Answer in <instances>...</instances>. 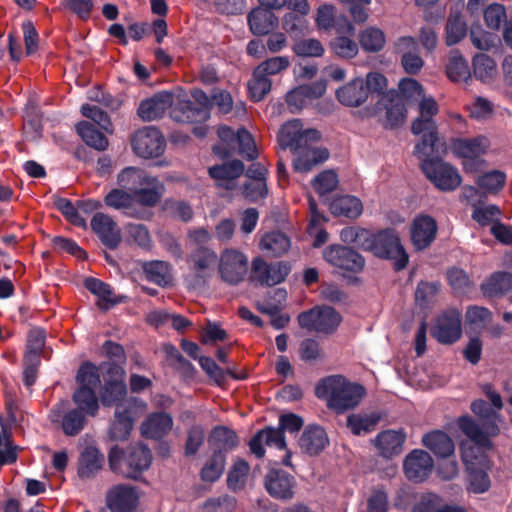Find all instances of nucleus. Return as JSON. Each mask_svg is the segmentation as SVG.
Masks as SVG:
<instances>
[{"mask_svg":"<svg viewBox=\"0 0 512 512\" xmlns=\"http://www.w3.org/2000/svg\"><path fill=\"white\" fill-rule=\"evenodd\" d=\"M382 108L386 110L385 127L394 129L404 124L407 117V108L395 90H390L388 95L378 100L376 109L381 110Z\"/></svg>","mask_w":512,"mask_h":512,"instance_id":"obj_22","label":"nucleus"},{"mask_svg":"<svg viewBox=\"0 0 512 512\" xmlns=\"http://www.w3.org/2000/svg\"><path fill=\"white\" fill-rule=\"evenodd\" d=\"M381 420L377 412L352 413L347 416L346 426L355 436L366 435L373 432Z\"/></svg>","mask_w":512,"mask_h":512,"instance_id":"obj_39","label":"nucleus"},{"mask_svg":"<svg viewBox=\"0 0 512 512\" xmlns=\"http://www.w3.org/2000/svg\"><path fill=\"white\" fill-rule=\"evenodd\" d=\"M290 246L289 237L281 231L268 232L263 235L260 241V248L275 257L286 253Z\"/></svg>","mask_w":512,"mask_h":512,"instance_id":"obj_46","label":"nucleus"},{"mask_svg":"<svg viewBox=\"0 0 512 512\" xmlns=\"http://www.w3.org/2000/svg\"><path fill=\"white\" fill-rule=\"evenodd\" d=\"M247 22L251 33L255 36L268 35L279 24L274 12L262 7L252 9L247 16Z\"/></svg>","mask_w":512,"mask_h":512,"instance_id":"obj_29","label":"nucleus"},{"mask_svg":"<svg viewBox=\"0 0 512 512\" xmlns=\"http://www.w3.org/2000/svg\"><path fill=\"white\" fill-rule=\"evenodd\" d=\"M450 147L455 156L471 158L485 154L489 147V140L482 135L472 138H455L452 139Z\"/></svg>","mask_w":512,"mask_h":512,"instance_id":"obj_30","label":"nucleus"},{"mask_svg":"<svg viewBox=\"0 0 512 512\" xmlns=\"http://www.w3.org/2000/svg\"><path fill=\"white\" fill-rule=\"evenodd\" d=\"M437 223L429 215L417 216L411 224V241L416 250L428 248L437 235Z\"/></svg>","mask_w":512,"mask_h":512,"instance_id":"obj_21","label":"nucleus"},{"mask_svg":"<svg viewBox=\"0 0 512 512\" xmlns=\"http://www.w3.org/2000/svg\"><path fill=\"white\" fill-rule=\"evenodd\" d=\"M364 86V79L355 78L336 90V98L347 107H358L368 99Z\"/></svg>","mask_w":512,"mask_h":512,"instance_id":"obj_32","label":"nucleus"},{"mask_svg":"<svg viewBox=\"0 0 512 512\" xmlns=\"http://www.w3.org/2000/svg\"><path fill=\"white\" fill-rule=\"evenodd\" d=\"M142 269L149 281L159 286L167 284L168 265L164 261L153 260L145 262Z\"/></svg>","mask_w":512,"mask_h":512,"instance_id":"obj_57","label":"nucleus"},{"mask_svg":"<svg viewBox=\"0 0 512 512\" xmlns=\"http://www.w3.org/2000/svg\"><path fill=\"white\" fill-rule=\"evenodd\" d=\"M172 103L173 94L171 92L159 91L140 102L137 115L141 120L147 122L160 119L172 106Z\"/></svg>","mask_w":512,"mask_h":512,"instance_id":"obj_20","label":"nucleus"},{"mask_svg":"<svg viewBox=\"0 0 512 512\" xmlns=\"http://www.w3.org/2000/svg\"><path fill=\"white\" fill-rule=\"evenodd\" d=\"M419 116L411 123V132L421 135V140L415 145V153H426L435 150L439 142V131L436 121L433 119L439 112V106L433 97L423 95L419 101Z\"/></svg>","mask_w":512,"mask_h":512,"instance_id":"obj_5","label":"nucleus"},{"mask_svg":"<svg viewBox=\"0 0 512 512\" xmlns=\"http://www.w3.org/2000/svg\"><path fill=\"white\" fill-rule=\"evenodd\" d=\"M74 408L79 409L88 417H95L99 412V401L95 390L84 386H78L71 397Z\"/></svg>","mask_w":512,"mask_h":512,"instance_id":"obj_38","label":"nucleus"},{"mask_svg":"<svg viewBox=\"0 0 512 512\" xmlns=\"http://www.w3.org/2000/svg\"><path fill=\"white\" fill-rule=\"evenodd\" d=\"M471 411L481 419L483 429L490 435L497 436L500 433L499 414L488 402L483 399L474 400L471 403Z\"/></svg>","mask_w":512,"mask_h":512,"instance_id":"obj_42","label":"nucleus"},{"mask_svg":"<svg viewBox=\"0 0 512 512\" xmlns=\"http://www.w3.org/2000/svg\"><path fill=\"white\" fill-rule=\"evenodd\" d=\"M90 227L100 242L109 250H115L122 241L121 230L111 216L102 212H96Z\"/></svg>","mask_w":512,"mask_h":512,"instance_id":"obj_15","label":"nucleus"},{"mask_svg":"<svg viewBox=\"0 0 512 512\" xmlns=\"http://www.w3.org/2000/svg\"><path fill=\"white\" fill-rule=\"evenodd\" d=\"M248 271L247 257L233 249H227L222 255L219 264L221 279L229 285H238L242 282Z\"/></svg>","mask_w":512,"mask_h":512,"instance_id":"obj_14","label":"nucleus"},{"mask_svg":"<svg viewBox=\"0 0 512 512\" xmlns=\"http://www.w3.org/2000/svg\"><path fill=\"white\" fill-rule=\"evenodd\" d=\"M104 456L94 446L82 451L78 461L77 474L81 479H90L102 468Z\"/></svg>","mask_w":512,"mask_h":512,"instance_id":"obj_34","label":"nucleus"},{"mask_svg":"<svg viewBox=\"0 0 512 512\" xmlns=\"http://www.w3.org/2000/svg\"><path fill=\"white\" fill-rule=\"evenodd\" d=\"M104 383L100 389V402L104 407H123L127 397L125 370L117 363L101 365Z\"/></svg>","mask_w":512,"mask_h":512,"instance_id":"obj_6","label":"nucleus"},{"mask_svg":"<svg viewBox=\"0 0 512 512\" xmlns=\"http://www.w3.org/2000/svg\"><path fill=\"white\" fill-rule=\"evenodd\" d=\"M131 146L137 156L150 159L157 158L164 153L166 141L159 129L145 127L132 136Z\"/></svg>","mask_w":512,"mask_h":512,"instance_id":"obj_10","label":"nucleus"},{"mask_svg":"<svg viewBox=\"0 0 512 512\" xmlns=\"http://www.w3.org/2000/svg\"><path fill=\"white\" fill-rule=\"evenodd\" d=\"M132 400L115 409L114 420L109 427V436L115 441L128 439L134 426L135 407Z\"/></svg>","mask_w":512,"mask_h":512,"instance_id":"obj_23","label":"nucleus"},{"mask_svg":"<svg viewBox=\"0 0 512 512\" xmlns=\"http://www.w3.org/2000/svg\"><path fill=\"white\" fill-rule=\"evenodd\" d=\"M439 146L445 150V144L438 142L434 151L428 149L426 153L414 154L421 160L422 172L437 189L444 192L454 191L460 186L462 177L453 165L438 155L433 156L439 152Z\"/></svg>","mask_w":512,"mask_h":512,"instance_id":"obj_4","label":"nucleus"},{"mask_svg":"<svg viewBox=\"0 0 512 512\" xmlns=\"http://www.w3.org/2000/svg\"><path fill=\"white\" fill-rule=\"evenodd\" d=\"M423 445L440 458H446L453 454L455 446L449 435L441 430L426 433L422 438Z\"/></svg>","mask_w":512,"mask_h":512,"instance_id":"obj_36","label":"nucleus"},{"mask_svg":"<svg viewBox=\"0 0 512 512\" xmlns=\"http://www.w3.org/2000/svg\"><path fill=\"white\" fill-rule=\"evenodd\" d=\"M304 424L301 416L295 413H285L279 417V425L277 428L267 426L259 431L248 442L249 449L256 458H263L266 450L264 444L267 446H274L279 450H286L285 432L290 433L298 432Z\"/></svg>","mask_w":512,"mask_h":512,"instance_id":"obj_3","label":"nucleus"},{"mask_svg":"<svg viewBox=\"0 0 512 512\" xmlns=\"http://www.w3.org/2000/svg\"><path fill=\"white\" fill-rule=\"evenodd\" d=\"M512 290V273L497 271L481 284V291L486 297L502 296Z\"/></svg>","mask_w":512,"mask_h":512,"instance_id":"obj_41","label":"nucleus"},{"mask_svg":"<svg viewBox=\"0 0 512 512\" xmlns=\"http://www.w3.org/2000/svg\"><path fill=\"white\" fill-rule=\"evenodd\" d=\"M171 117L179 123H202L210 118V113L191 100H182L172 109Z\"/></svg>","mask_w":512,"mask_h":512,"instance_id":"obj_33","label":"nucleus"},{"mask_svg":"<svg viewBox=\"0 0 512 512\" xmlns=\"http://www.w3.org/2000/svg\"><path fill=\"white\" fill-rule=\"evenodd\" d=\"M117 182L121 188L133 194L141 186L150 185L151 177L142 169L126 167L119 173Z\"/></svg>","mask_w":512,"mask_h":512,"instance_id":"obj_45","label":"nucleus"},{"mask_svg":"<svg viewBox=\"0 0 512 512\" xmlns=\"http://www.w3.org/2000/svg\"><path fill=\"white\" fill-rule=\"evenodd\" d=\"M205 440V430L201 425H192L187 431V437L184 445V455L186 457L195 456Z\"/></svg>","mask_w":512,"mask_h":512,"instance_id":"obj_58","label":"nucleus"},{"mask_svg":"<svg viewBox=\"0 0 512 512\" xmlns=\"http://www.w3.org/2000/svg\"><path fill=\"white\" fill-rule=\"evenodd\" d=\"M337 185L338 176L333 170H324L312 180V186L319 195L331 193Z\"/></svg>","mask_w":512,"mask_h":512,"instance_id":"obj_61","label":"nucleus"},{"mask_svg":"<svg viewBox=\"0 0 512 512\" xmlns=\"http://www.w3.org/2000/svg\"><path fill=\"white\" fill-rule=\"evenodd\" d=\"M218 256L216 252L206 246H196L188 258V263L194 272L195 283L205 284L210 277V270L216 265Z\"/></svg>","mask_w":512,"mask_h":512,"instance_id":"obj_19","label":"nucleus"},{"mask_svg":"<svg viewBox=\"0 0 512 512\" xmlns=\"http://www.w3.org/2000/svg\"><path fill=\"white\" fill-rule=\"evenodd\" d=\"M245 166L240 160H232L221 165H215L209 168L208 172L211 178L217 181V185L225 189H231L234 180L241 176Z\"/></svg>","mask_w":512,"mask_h":512,"instance_id":"obj_31","label":"nucleus"},{"mask_svg":"<svg viewBox=\"0 0 512 512\" xmlns=\"http://www.w3.org/2000/svg\"><path fill=\"white\" fill-rule=\"evenodd\" d=\"M225 465L226 455L223 451L214 450L200 471L201 480L209 483L216 482L222 476Z\"/></svg>","mask_w":512,"mask_h":512,"instance_id":"obj_49","label":"nucleus"},{"mask_svg":"<svg viewBox=\"0 0 512 512\" xmlns=\"http://www.w3.org/2000/svg\"><path fill=\"white\" fill-rule=\"evenodd\" d=\"M88 416L71 406L68 400H60L50 410L49 419L68 437L79 435L88 424Z\"/></svg>","mask_w":512,"mask_h":512,"instance_id":"obj_9","label":"nucleus"},{"mask_svg":"<svg viewBox=\"0 0 512 512\" xmlns=\"http://www.w3.org/2000/svg\"><path fill=\"white\" fill-rule=\"evenodd\" d=\"M330 212L334 216L357 219L363 212L361 200L352 195L336 196L330 203Z\"/></svg>","mask_w":512,"mask_h":512,"instance_id":"obj_37","label":"nucleus"},{"mask_svg":"<svg viewBox=\"0 0 512 512\" xmlns=\"http://www.w3.org/2000/svg\"><path fill=\"white\" fill-rule=\"evenodd\" d=\"M297 320L302 329L331 335L341 324L342 316L335 308L322 305L299 313Z\"/></svg>","mask_w":512,"mask_h":512,"instance_id":"obj_8","label":"nucleus"},{"mask_svg":"<svg viewBox=\"0 0 512 512\" xmlns=\"http://www.w3.org/2000/svg\"><path fill=\"white\" fill-rule=\"evenodd\" d=\"M84 287L91 294L98 297L97 307L101 311H108L110 308L124 302L125 296H116L112 287L98 278H85Z\"/></svg>","mask_w":512,"mask_h":512,"instance_id":"obj_26","label":"nucleus"},{"mask_svg":"<svg viewBox=\"0 0 512 512\" xmlns=\"http://www.w3.org/2000/svg\"><path fill=\"white\" fill-rule=\"evenodd\" d=\"M461 320V313L458 310H447L436 318L430 328V334L441 344H454L462 335Z\"/></svg>","mask_w":512,"mask_h":512,"instance_id":"obj_12","label":"nucleus"},{"mask_svg":"<svg viewBox=\"0 0 512 512\" xmlns=\"http://www.w3.org/2000/svg\"><path fill=\"white\" fill-rule=\"evenodd\" d=\"M405 440L406 434L402 431L385 430L378 433L373 443L382 457L391 459L402 452Z\"/></svg>","mask_w":512,"mask_h":512,"instance_id":"obj_28","label":"nucleus"},{"mask_svg":"<svg viewBox=\"0 0 512 512\" xmlns=\"http://www.w3.org/2000/svg\"><path fill=\"white\" fill-rule=\"evenodd\" d=\"M163 185L155 178L151 177V184L141 186L133 195V203H137L145 207H154L158 204L162 197Z\"/></svg>","mask_w":512,"mask_h":512,"instance_id":"obj_47","label":"nucleus"},{"mask_svg":"<svg viewBox=\"0 0 512 512\" xmlns=\"http://www.w3.org/2000/svg\"><path fill=\"white\" fill-rule=\"evenodd\" d=\"M298 444L303 453L317 456L329 445V438L323 427L308 425L303 430Z\"/></svg>","mask_w":512,"mask_h":512,"instance_id":"obj_25","label":"nucleus"},{"mask_svg":"<svg viewBox=\"0 0 512 512\" xmlns=\"http://www.w3.org/2000/svg\"><path fill=\"white\" fill-rule=\"evenodd\" d=\"M371 253L380 259L394 260L396 271L404 269L409 261L408 254L394 228H385L375 232Z\"/></svg>","mask_w":512,"mask_h":512,"instance_id":"obj_7","label":"nucleus"},{"mask_svg":"<svg viewBox=\"0 0 512 512\" xmlns=\"http://www.w3.org/2000/svg\"><path fill=\"white\" fill-rule=\"evenodd\" d=\"M208 441L211 446L215 447L214 450L223 451L225 455L228 451H232L239 445L237 433L223 425H217L211 429Z\"/></svg>","mask_w":512,"mask_h":512,"instance_id":"obj_40","label":"nucleus"},{"mask_svg":"<svg viewBox=\"0 0 512 512\" xmlns=\"http://www.w3.org/2000/svg\"><path fill=\"white\" fill-rule=\"evenodd\" d=\"M139 498L136 487L130 484H116L106 492L105 504L110 512H136Z\"/></svg>","mask_w":512,"mask_h":512,"instance_id":"obj_13","label":"nucleus"},{"mask_svg":"<svg viewBox=\"0 0 512 512\" xmlns=\"http://www.w3.org/2000/svg\"><path fill=\"white\" fill-rule=\"evenodd\" d=\"M76 382L78 386L95 390L100 384V375L96 365L92 362H84L77 371Z\"/></svg>","mask_w":512,"mask_h":512,"instance_id":"obj_56","label":"nucleus"},{"mask_svg":"<svg viewBox=\"0 0 512 512\" xmlns=\"http://www.w3.org/2000/svg\"><path fill=\"white\" fill-rule=\"evenodd\" d=\"M367 97L377 95L380 98L388 95L387 78L380 72H369L364 79Z\"/></svg>","mask_w":512,"mask_h":512,"instance_id":"obj_62","label":"nucleus"},{"mask_svg":"<svg viewBox=\"0 0 512 512\" xmlns=\"http://www.w3.org/2000/svg\"><path fill=\"white\" fill-rule=\"evenodd\" d=\"M295 485V478L281 469H271L265 476V488L268 494L278 500L292 499Z\"/></svg>","mask_w":512,"mask_h":512,"instance_id":"obj_18","label":"nucleus"},{"mask_svg":"<svg viewBox=\"0 0 512 512\" xmlns=\"http://www.w3.org/2000/svg\"><path fill=\"white\" fill-rule=\"evenodd\" d=\"M282 26L290 37L297 39L306 33L308 21L304 15L287 12L283 17Z\"/></svg>","mask_w":512,"mask_h":512,"instance_id":"obj_54","label":"nucleus"},{"mask_svg":"<svg viewBox=\"0 0 512 512\" xmlns=\"http://www.w3.org/2000/svg\"><path fill=\"white\" fill-rule=\"evenodd\" d=\"M446 44L452 46L460 42L467 34V24L460 14L450 15L446 22Z\"/></svg>","mask_w":512,"mask_h":512,"instance_id":"obj_52","label":"nucleus"},{"mask_svg":"<svg viewBox=\"0 0 512 512\" xmlns=\"http://www.w3.org/2000/svg\"><path fill=\"white\" fill-rule=\"evenodd\" d=\"M446 74L453 82L467 81L471 77L468 62L458 50L450 52L446 65Z\"/></svg>","mask_w":512,"mask_h":512,"instance_id":"obj_50","label":"nucleus"},{"mask_svg":"<svg viewBox=\"0 0 512 512\" xmlns=\"http://www.w3.org/2000/svg\"><path fill=\"white\" fill-rule=\"evenodd\" d=\"M403 469L408 480L420 483L431 474L433 459L428 452L415 449L406 456Z\"/></svg>","mask_w":512,"mask_h":512,"instance_id":"obj_17","label":"nucleus"},{"mask_svg":"<svg viewBox=\"0 0 512 512\" xmlns=\"http://www.w3.org/2000/svg\"><path fill=\"white\" fill-rule=\"evenodd\" d=\"M495 61L486 54H477L473 58V73L477 79L485 81L495 72Z\"/></svg>","mask_w":512,"mask_h":512,"instance_id":"obj_63","label":"nucleus"},{"mask_svg":"<svg viewBox=\"0 0 512 512\" xmlns=\"http://www.w3.org/2000/svg\"><path fill=\"white\" fill-rule=\"evenodd\" d=\"M291 151L296 154L292 163L293 169L299 173L310 172L316 166L327 161L330 156L329 150L324 147H302Z\"/></svg>","mask_w":512,"mask_h":512,"instance_id":"obj_24","label":"nucleus"},{"mask_svg":"<svg viewBox=\"0 0 512 512\" xmlns=\"http://www.w3.org/2000/svg\"><path fill=\"white\" fill-rule=\"evenodd\" d=\"M323 258L332 266L357 274L365 267V258L351 247L332 244L323 250Z\"/></svg>","mask_w":512,"mask_h":512,"instance_id":"obj_11","label":"nucleus"},{"mask_svg":"<svg viewBox=\"0 0 512 512\" xmlns=\"http://www.w3.org/2000/svg\"><path fill=\"white\" fill-rule=\"evenodd\" d=\"M439 289L440 284L438 282L420 281L415 290L416 305L423 309L428 308Z\"/></svg>","mask_w":512,"mask_h":512,"instance_id":"obj_59","label":"nucleus"},{"mask_svg":"<svg viewBox=\"0 0 512 512\" xmlns=\"http://www.w3.org/2000/svg\"><path fill=\"white\" fill-rule=\"evenodd\" d=\"M173 418L166 412H154L141 424V434L145 438L160 440L172 429Z\"/></svg>","mask_w":512,"mask_h":512,"instance_id":"obj_27","label":"nucleus"},{"mask_svg":"<svg viewBox=\"0 0 512 512\" xmlns=\"http://www.w3.org/2000/svg\"><path fill=\"white\" fill-rule=\"evenodd\" d=\"M327 89L325 80L315 81L295 87L286 94V103L291 113L300 112L308 101L322 97Z\"/></svg>","mask_w":512,"mask_h":512,"instance_id":"obj_16","label":"nucleus"},{"mask_svg":"<svg viewBox=\"0 0 512 512\" xmlns=\"http://www.w3.org/2000/svg\"><path fill=\"white\" fill-rule=\"evenodd\" d=\"M505 181V173L499 170H493L480 175L477 178V185L486 192L496 193L504 187Z\"/></svg>","mask_w":512,"mask_h":512,"instance_id":"obj_60","label":"nucleus"},{"mask_svg":"<svg viewBox=\"0 0 512 512\" xmlns=\"http://www.w3.org/2000/svg\"><path fill=\"white\" fill-rule=\"evenodd\" d=\"M457 424L459 429L476 445L483 448H490L492 446L490 437L493 436L484 430L482 425L480 426L476 423L471 416H460Z\"/></svg>","mask_w":512,"mask_h":512,"instance_id":"obj_43","label":"nucleus"},{"mask_svg":"<svg viewBox=\"0 0 512 512\" xmlns=\"http://www.w3.org/2000/svg\"><path fill=\"white\" fill-rule=\"evenodd\" d=\"M292 50L298 57L302 58L321 57L325 51L322 43L314 38L295 41Z\"/></svg>","mask_w":512,"mask_h":512,"instance_id":"obj_55","label":"nucleus"},{"mask_svg":"<svg viewBox=\"0 0 512 512\" xmlns=\"http://www.w3.org/2000/svg\"><path fill=\"white\" fill-rule=\"evenodd\" d=\"M150 448L142 443H132L125 448L114 445L108 453V463L112 472L123 478L139 480L152 463Z\"/></svg>","mask_w":512,"mask_h":512,"instance_id":"obj_2","label":"nucleus"},{"mask_svg":"<svg viewBox=\"0 0 512 512\" xmlns=\"http://www.w3.org/2000/svg\"><path fill=\"white\" fill-rule=\"evenodd\" d=\"M492 313L488 308L470 306L465 313V323L470 331L479 332L491 320Z\"/></svg>","mask_w":512,"mask_h":512,"instance_id":"obj_53","label":"nucleus"},{"mask_svg":"<svg viewBox=\"0 0 512 512\" xmlns=\"http://www.w3.org/2000/svg\"><path fill=\"white\" fill-rule=\"evenodd\" d=\"M386 39L382 30L376 27H368L359 35V43L366 52H379L383 49Z\"/></svg>","mask_w":512,"mask_h":512,"instance_id":"obj_51","label":"nucleus"},{"mask_svg":"<svg viewBox=\"0 0 512 512\" xmlns=\"http://www.w3.org/2000/svg\"><path fill=\"white\" fill-rule=\"evenodd\" d=\"M469 490L474 493H484L489 490L491 481L488 473L477 467L468 468Z\"/></svg>","mask_w":512,"mask_h":512,"instance_id":"obj_64","label":"nucleus"},{"mask_svg":"<svg viewBox=\"0 0 512 512\" xmlns=\"http://www.w3.org/2000/svg\"><path fill=\"white\" fill-rule=\"evenodd\" d=\"M75 130L87 146L97 151L107 149L109 145L107 137L89 121L83 120L78 122L75 126Z\"/></svg>","mask_w":512,"mask_h":512,"instance_id":"obj_44","label":"nucleus"},{"mask_svg":"<svg viewBox=\"0 0 512 512\" xmlns=\"http://www.w3.org/2000/svg\"><path fill=\"white\" fill-rule=\"evenodd\" d=\"M198 362L208 377L218 385L225 382L226 376H229L235 380H243L246 378V374L238 375L230 368H221L211 357L201 356Z\"/></svg>","mask_w":512,"mask_h":512,"instance_id":"obj_48","label":"nucleus"},{"mask_svg":"<svg viewBox=\"0 0 512 512\" xmlns=\"http://www.w3.org/2000/svg\"><path fill=\"white\" fill-rule=\"evenodd\" d=\"M366 395L362 384L352 383L342 375L326 376L315 386V396L327 401V407L336 414H343L359 405Z\"/></svg>","mask_w":512,"mask_h":512,"instance_id":"obj_1","label":"nucleus"},{"mask_svg":"<svg viewBox=\"0 0 512 512\" xmlns=\"http://www.w3.org/2000/svg\"><path fill=\"white\" fill-rule=\"evenodd\" d=\"M320 138L321 133L317 129L309 128L293 133L284 131L279 138V142L284 149L297 150L302 147H312L310 144L319 141Z\"/></svg>","mask_w":512,"mask_h":512,"instance_id":"obj_35","label":"nucleus"}]
</instances>
